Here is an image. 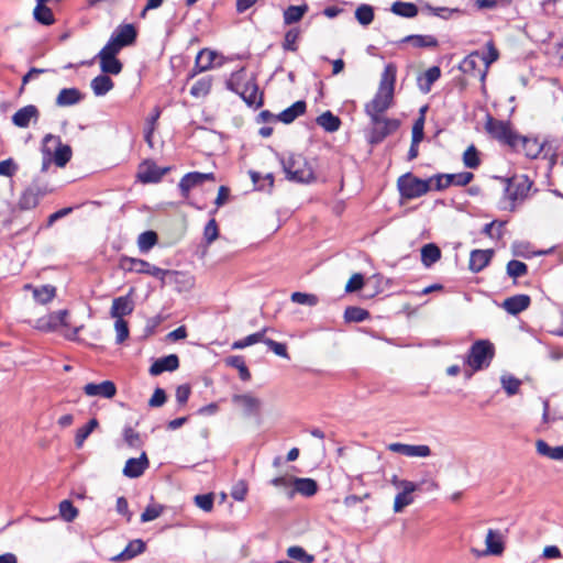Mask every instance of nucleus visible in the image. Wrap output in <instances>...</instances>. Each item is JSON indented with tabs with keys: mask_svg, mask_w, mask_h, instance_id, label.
Segmentation results:
<instances>
[{
	"mask_svg": "<svg viewBox=\"0 0 563 563\" xmlns=\"http://www.w3.org/2000/svg\"><path fill=\"white\" fill-rule=\"evenodd\" d=\"M46 2H37V5L34 8L33 15L34 19L43 25H51L54 23L55 19L52 10L45 5Z\"/></svg>",
	"mask_w": 563,
	"mask_h": 563,
	"instance_id": "36",
	"label": "nucleus"
},
{
	"mask_svg": "<svg viewBox=\"0 0 563 563\" xmlns=\"http://www.w3.org/2000/svg\"><path fill=\"white\" fill-rule=\"evenodd\" d=\"M400 195L406 199H415L430 190V180H423L411 174L402 175L397 181Z\"/></svg>",
	"mask_w": 563,
	"mask_h": 563,
	"instance_id": "6",
	"label": "nucleus"
},
{
	"mask_svg": "<svg viewBox=\"0 0 563 563\" xmlns=\"http://www.w3.org/2000/svg\"><path fill=\"white\" fill-rule=\"evenodd\" d=\"M114 330H115V341L117 343H122L129 338V325L128 322L124 319L118 318L114 322Z\"/></svg>",
	"mask_w": 563,
	"mask_h": 563,
	"instance_id": "59",
	"label": "nucleus"
},
{
	"mask_svg": "<svg viewBox=\"0 0 563 563\" xmlns=\"http://www.w3.org/2000/svg\"><path fill=\"white\" fill-rule=\"evenodd\" d=\"M111 37L124 47L135 41L136 31L132 24L120 25Z\"/></svg>",
	"mask_w": 563,
	"mask_h": 563,
	"instance_id": "26",
	"label": "nucleus"
},
{
	"mask_svg": "<svg viewBox=\"0 0 563 563\" xmlns=\"http://www.w3.org/2000/svg\"><path fill=\"white\" fill-rule=\"evenodd\" d=\"M113 88V81L106 75H99L91 80V89L98 97L104 96Z\"/></svg>",
	"mask_w": 563,
	"mask_h": 563,
	"instance_id": "30",
	"label": "nucleus"
},
{
	"mask_svg": "<svg viewBox=\"0 0 563 563\" xmlns=\"http://www.w3.org/2000/svg\"><path fill=\"white\" fill-rule=\"evenodd\" d=\"M532 183L526 175H516L507 180L506 198L511 203V209L517 202L523 201L531 189Z\"/></svg>",
	"mask_w": 563,
	"mask_h": 563,
	"instance_id": "7",
	"label": "nucleus"
},
{
	"mask_svg": "<svg viewBox=\"0 0 563 563\" xmlns=\"http://www.w3.org/2000/svg\"><path fill=\"white\" fill-rule=\"evenodd\" d=\"M133 289L130 290V294L126 296L117 297L112 301V306L110 309V316L114 319L121 318L124 316H129L134 310V302L131 298V294Z\"/></svg>",
	"mask_w": 563,
	"mask_h": 563,
	"instance_id": "17",
	"label": "nucleus"
},
{
	"mask_svg": "<svg viewBox=\"0 0 563 563\" xmlns=\"http://www.w3.org/2000/svg\"><path fill=\"white\" fill-rule=\"evenodd\" d=\"M536 449L538 454L547 456L554 461H563V445L550 446L545 441L538 440L536 442Z\"/></svg>",
	"mask_w": 563,
	"mask_h": 563,
	"instance_id": "29",
	"label": "nucleus"
},
{
	"mask_svg": "<svg viewBox=\"0 0 563 563\" xmlns=\"http://www.w3.org/2000/svg\"><path fill=\"white\" fill-rule=\"evenodd\" d=\"M369 119L372 129L368 140L372 144L380 143L385 137L396 132L400 125L399 120L383 115L369 117Z\"/></svg>",
	"mask_w": 563,
	"mask_h": 563,
	"instance_id": "8",
	"label": "nucleus"
},
{
	"mask_svg": "<svg viewBox=\"0 0 563 563\" xmlns=\"http://www.w3.org/2000/svg\"><path fill=\"white\" fill-rule=\"evenodd\" d=\"M530 297L528 295H516L506 298L501 307L510 314H518L530 306Z\"/></svg>",
	"mask_w": 563,
	"mask_h": 563,
	"instance_id": "20",
	"label": "nucleus"
},
{
	"mask_svg": "<svg viewBox=\"0 0 563 563\" xmlns=\"http://www.w3.org/2000/svg\"><path fill=\"white\" fill-rule=\"evenodd\" d=\"M308 11V5H290L284 11V22L286 24H292L301 20L305 13Z\"/></svg>",
	"mask_w": 563,
	"mask_h": 563,
	"instance_id": "40",
	"label": "nucleus"
},
{
	"mask_svg": "<svg viewBox=\"0 0 563 563\" xmlns=\"http://www.w3.org/2000/svg\"><path fill=\"white\" fill-rule=\"evenodd\" d=\"M396 68L388 64L380 77L379 87L374 98L365 104V113L368 117L382 115L394 101Z\"/></svg>",
	"mask_w": 563,
	"mask_h": 563,
	"instance_id": "1",
	"label": "nucleus"
},
{
	"mask_svg": "<svg viewBox=\"0 0 563 563\" xmlns=\"http://www.w3.org/2000/svg\"><path fill=\"white\" fill-rule=\"evenodd\" d=\"M164 507L162 505H148L141 515L142 522H148L157 519L163 514Z\"/></svg>",
	"mask_w": 563,
	"mask_h": 563,
	"instance_id": "57",
	"label": "nucleus"
},
{
	"mask_svg": "<svg viewBox=\"0 0 563 563\" xmlns=\"http://www.w3.org/2000/svg\"><path fill=\"white\" fill-rule=\"evenodd\" d=\"M317 123L328 132H335L339 130L341 121L330 111H325L317 118Z\"/></svg>",
	"mask_w": 563,
	"mask_h": 563,
	"instance_id": "37",
	"label": "nucleus"
},
{
	"mask_svg": "<svg viewBox=\"0 0 563 563\" xmlns=\"http://www.w3.org/2000/svg\"><path fill=\"white\" fill-rule=\"evenodd\" d=\"M212 87V77L206 76L198 79L190 88V95L195 98H205Z\"/></svg>",
	"mask_w": 563,
	"mask_h": 563,
	"instance_id": "34",
	"label": "nucleus"
},
{
	"mask_svg": "<svg viewBox=\"0 0 563 563\" xmlns=\"http://www.w3.org/2000/svg\"><path fill=\"white\" fill-rule=\"evenodd\" d=\"M404 42L411 43L415 47H435L438 41L432 35H409Z\"/></svg>",
	"mask_w": 563,
	"mask_h": 563,
	"instance_id": "44",
	"label": "nucleus"
},
{
	"mask_svg": "<svg viewBox=\"0 0 563 563\" xmlns=\"http://www.w3.org/2000/svg\"><path fill=\"white\" fill-rule=\"evenodd\" d=\"M265 332H266V329H263L262 331H258V332L250 334L239 341H235L232 344V349L241 350V349L247 347L250 345H253L255 343L264 342V340H266V338L264 336Z\"/></svg>",
	"mask_w": 563,
	"mask_h": 563,
	"instance_id": "45",
	"label": "nucleus"
},
{
	"mask_svg": "<svg viewBox=\"0 0 563 563\" xmlns=\"http://www.w3.org/2000/svg\"><path fill=\"white\" fill-rule=\"evenodd\" d=\"M387 449L408 457H428L431 455V449L426 444L415 445L395 442L388 444Z\"/></svg>",
	"mask_w": 563,
	"mask_h": 563,
	"instance_id": "13",
	"label": "nucleus"
},
{
	"mask_svg": "<svg viewBox=\"0 0 563 563\" xmlns=\"http://www.w3.org/2000/svg\"><path fill=\"white\" fill-rule=\"evenodd\" d=\"M463 163L467 168H477L481 164L478 152L474 145H470L463 154Z\"/></svg>",
	"mask_w": 563,
	"mask_h": 563,
	"instance_id": "52",
	"label": "nucleus"
},
{
	"mask_svg": "<svg viewBox=\"0 0 563 563\" xmlns=\"http://www.w3.org/2000/svg\"><path fill=\"white\" fill-rule=\"evenodd\" d=\"M169 172V167L161 168L152 161L143 162L137 172V178L143 184L158 183Z\"/></svg>",
	"mask_w": 563,
	"mask_h": 563,
	"instance_id": "11",
	"label": "nucleus"
},
{
	"mask_svg": "<svg viewBox=\"0 0 563 563\" xmlns=\"http://www.w3.org/2000/svg\"><path fill=\"white\" fill-rule=\"evenodd\" d=\"M344 318L347 322H362L368 318V312L358 307H347Z\"/></svg>",
	"mask_w": 563,
	"mask_h": 563,
	"instance_id": "50",
	"label": "nucleus"
},
{
	"mask_svg": "<svg viewBox=\"0 0 563 563\" xmlns=\"http://www.w3.org/2000/svg\"><path fill=\"white\" fill-rule=\"evenodd\" d=\"M494 252L492 250H474L470 256V269L478 273L484 269L490 262Z\"/></svg>",
	"mask_w": 563,
	"mask_h": 563,
	"instance_id": "23",
	"label": "nucleus"
},
{
	"mask_svg": "<svg viewBox=\"0 0 563 563\" xmlns=\"http://www.w3.org/2000/svg\"><path fill=\"white\" fill-rule=\"evenodd\" d=\"M219 236L218 224L214 219L209 220L203 230V239L207 245H210Z\"/></svg>",
	"mask_w": 563,
	"mask_h": 563,
	"instance_id": "58",
	"label": "nucleus"
},
{
	"mask_svg": "<svg viewBox=\"0 0 563 563\" xmlns=\"http://www.w3.org/2000/svg\"><path fill=\"white\" fill-rule=\"evenodd\" d=\"M413 503L412 493L399 492L394 499V511L396 514L401 512L405 507Z\"/></svg>",
	"mask_w": 563,
	"mask_h": 563,
	"instance_id": "54",
	"label": "nucleus"
},
{
	"mask_svg": "<svg viewBox=\"0 0 563 563\" xmlns=\"http://www.w3.org/2000/svg\"><path fill=\"white\" fill-rule=\"evenodd\" d=\"M157 243V234L154 231H145L139 235L137 246L142 253H147Z\"/></svg>",
	"mask_w": 563,
	"mask_h": 563,
	"instance_id": "46",
	"label": "nucleus"
},
{
	"mask_svg": "<svg viewBox=\"0 0 563 563\" xmlns=\"http://www.w3.org/2000/svg\"><path fill=\"white\" fill-rule=\"evenodd\" d=\"M441 69L438 66H432L426 70L423 77L419 80L421 91L429 92L431 86L440 78Z\"/></svg>",
	"mask_w": 563,
	"mask_h": 563,
	"instance_id": "35",
	"label": "nucleus"
},
{
	"mask_svg": "<svg viewBox=\"0 0 563 563\" xmlns=\"http://www.w3.org/2000/svg\"><path fill=\"white\" fill-rule=\"evenodd\" d=\"M440 257L441 251L433 243L426 244L421 249V262L426 267H430L431 265H433L435 262L440 260Z\"/></svg>",
	"mask_w": 563,
	"mask_h": 563,
	"instance_id": "31",
	"label": "nucleus"
},
{
	"mask_svg": "<svg viewBox=\"0 0 563 563\" xmlns=\"http://www.w3.org/2000/svg\"><path fill=\"white\" fill-rule=\"evenodd\" d=\"M55 287L49 285H45L33 290V296L35 300L43 305L49 302L55 297Z\"/></svg>",
	"mask_w": 563,
	"mask_h": 563,
	"instance_id": "49",
	"label": "nucleus"
},
{
	"mask_svg": "<svg viewBox=\"0 0 563 563\" xmlns=\"http://www.w3.org/2000/svg\"><path fill=\"white\" fill-rule=\"evenodd\" d=\"M287 554L289 558L305 563H311L313 561V556L307 554L306 551L300 547H290L287 550Z\"/></svg>",
	"mask_w": 563,
	"mask_h": 563,
	"instance_id": "60",
	"label": "nucleus"
},
{
	"mask_svg": "<svg viewBox=\"0 0 563 563\" xmlns=\"http://www.w3.org/2000/svg\"><path fill=\"white\" fill-rule=\"evenodd\" d=\"M38 202L37 196L33 194L32 191L27 190L23 192V195L20 198L19 206L21 209H32L34 208Z\"/></svg>",
	"mask_w": 563,
	"mask_h": 563,
	"instance_id": "63",
	"label": "nucleus"
},
{
	"mask_svg": "<svg viewBox=\"0 0 563 563\" xmlns=\"http://www.w3.org/2000/svg\"><path fill=\"white\" fill-rule=\"evenodd\" d=\"M41 148H47L51 152L53 163L60 168L67 165L73 155L71 147L64 144L59 136L53 134H46L43 137Z\"/></svg>",
	"mask_w": 563,
	"mask_h": 563,
	"instance_id": "5",
	"label": "nucleus"
},
{
	"mask_svg": "<svg viewBox=\"0 0 563 563\" xmlns=\"http://www.w3.org/2000/svg\"><path fill=\"white\" fill-rule=\"evenodd\" d=\"M84 99V95L77 88L62 89L55 100L58 107H69L79 103Z\"/></svg>",
	"mask_w": 563,
	"mask_h": 563,
	"instance_id": "24",
	"label": "nucleus"
},
{
	"mask_svg": "<svg viewBox=\"0 0 563 563\" xmlns=\"http://www.w3.org/2000/svg\"><path fill=\"white\" fill-rule=\"evenodd\" d=\"M121 48L122 46L111 37L109 42L103 46V48L98 53V56L115 57Z\"/></svg>",
	"mask_w": 563,
	"mask_h": 563,
	"instance_id": "64",
	"label": "nucleus"
},
{
	"mask_svg": "<svg viewBox=\"0 0 563 563\" xmlns=\"http://www.w3.org/2000/svg\"><path fill=\"white\" fill-rule=\"evenodd\" d=\"M179 367V360L176 354H169L155 361L150 367V374L157 376L163 372H172Z\"/></svg>",
	"mask_w": 563,
	"mask_h": 563,
	"instance_id": "19",
	"label": "nucleus"
},
{
	"mask_svg": "<svg viewBox=\"0 0 563 563\" xmlns=\"http://www.w3.org/2000/svg\"><path fill=\"white\" fill-rule=\"evenodd\" d=\"M306 111V102L302 100L296 101L294 104L282 111L277 119L286 124L294 122L298 117L302 115Z\"/></svg>",
	"mask_w": 563,
	"mask_h": 563,
	"instance_id": "27",
	"label": "nucleus"
},
{
	"mask_svg": "<svg viewBox=\"0 0 563 563\" xmlns=\"http://www.w3.org/2000/svg\"><path fill=\"white\" fill-rule=\"evenodd\" d=\"M59 516L66 521L71 522L78 516V509L73 505V503L68 499H65L59 503L58 506Z\"/></svg>",
	"mask_w": 563,
	"mask_h": 563,
	"instance_id": "47",
	"label": "nucleus"
},
{
	"mask_svg": "<svg viewBox=\"0 0 563 563\" xmlns=\"http://www.w3.org/2000/svg\"><path fill=\"white\" fill-rule=\"evenodd\" d=\"M486 130L499 142H503L512 148H518V140L520 135L512 131L509 123L489 118L486 123Z\"/></svg>",
	"mask_w": 563,
	"mask_h": 563,
	"instance_id": "9",
	"label": "nucleus"
},
{
	"mask_svg": "<svg viewBox=\"0 0 563 563\" xmlns=\"http://www.w3.org/2000/svg\"><path fill=\"white\" fill-rule=\"evenodd\" d=\"M100 68L104 74L118 75L122 70V64L117 57L98 56Z\"/></svg>",
	"mask_w": 563,
	"mask_h": 563,
	"instance_id": "38",
	"label": "nucleus"
},
{
	"mask_svg": "<svg viewBox=\"0 0 563 563\" xmlns=\"http://www.w3.org/2000/svg\"><path fill=\"white\" fill-rule=\"evenodd\" d=\"M68 314L67 310H59L53 313H49L45 317L40 318L36 321V328L41 331H54L60 325H66V317Z\"/></svg>",
	"mask_w": 563,
	"mask_h": 563,
	"instance_id": "16",
	"label": "nucleus"
},
{
	"mask_svg": "<svg viewBox=\"0 0 563 563\" xmlns=\"http://www.w3.org/2000/svg\"><path fill=\"white\" fill-rule=\"evenodd\" d=\"M144 550H145V543L142 540L136 539V540L131 541L125 547V549L118 555L113 556L112 560L115 562L131 560L134 556H136L137 554H141Z\"/></svg>",
	"mask_w": 563,
	"mask_h": 563,
	"instance_id": "28",
	"label": "nucleus"
},
{
	"mask_svg": "<svg viewBox=\"0 0 563 563\" xmlns=\"http://www.w3.org/2000/svg\"><path fill=\"white\" fill-rule=\"evenodd\" d=\"M84 393L89 397L99 396L111 399L117 394V387L111 380H103L99 384L89 383L84 386Z\"/></svg>",
	"mask_w": 563,
	"mask_h": 563,
	"instance_id": "15",
	"label": "nucleus"
},
{
	"mask_svg": "<svg viewBox=\"0 0 563 563\" xmlns=\"http://www.w3.org/2000/svg\"><path fill=\"white\" fill-rule=\"evenodd\" d=\"M120 267L126 272L153 276L159 279L162 284H165L167 279L169 283H177L180 277H184L176 271L163 269L144 260L128 256L120 258Z\"/></svg>",
	"mask_w": 563,
	"mask_h": 563,
	"instance_id": "2",
	"label": "nucleus"
},
{
	"mask_svg": "<svg viewBox=\"0 0 563 563\" xmlns=\"http://www.w3.org/2000/svg\"><path fill=\"white\" fill-rule=\"evenodd\" d=\"M217 57L218 54L214 51L207 48L201 49L196 57L195 70L191 77H194L198 73L210 69L213 66V63L217 59Z\"/></svg>",
	"mask_w": 563,
	"mask_h": 563,
	"instance_id": "25",
	"label": "nucleus"
},
{
	"mask_svg": "<svg viewBox=\"0 0 563 563\" xmlns=\"http://www.w3.org/2000/svg\"><path fill=\"white\" fill-rule=\"evenodd\" d=\"M500 384L508 396H514L519 393L521 380L511 374H504Z\"/></svg>",
	"mask_w": 563,
	"mask_h": 563,
	"instance_id": "41",
	"label": "nucleus"
},
{
	"mask_svg": "<svg viewBox=\"0 0 563 563\" xmlns=\"http://www.w3.org/2000/svg\"><path fill=\"white\" fill-rule=\"evenodd\" d=\"M485 544V555H500L505 549L500 532L493 529H489L487 531Z\"/></svg>",
	"mask_w": 563,
	"mask_h": 563,
	"instance_id": "21",
	"label": "nucleus"
},
{
	"mask_svg": "<svg viewBox=\"0 0 563 563\" xmlns=\"http://www.w3.org/2000/svg\"><path fill=\"white\" fill-rule=\"evenodd\" d=\"M486 46H487V54L482 55L483 71L479 73L481 80L485 79L490 64L496 62L499 57V53H498L497 48L495 47V45L493 44V42H488Z\"/></svg>",
	"mask_w": 563,
	"mask_h": 563,
	"instance_id": "39",
	"label": "nucleus"
},
{
	"mask_svg": "<svg viewBox=\"0 0 563 563\" xmlns=\"http://www.w3.org/2000/svg\"><path fill=\"white\" fill-rule=\"evenodd\" d=\"M291 301L298 305H306L309 307H313L318 305L319 298L313 294H306V292H292L291 294Z\"/></svg>",
	"mask_w": 563,
	"mask_h": 563,
	"instance_id": "53",
	"label": "nucleus"
},
{
	"mask_svg": "<svg viewBox=\"0 0 563 563\" xmlns=\"http://www.w3.org/2000/svg\"><path fill=\"white\" fill-rule=\"evenodd\" d=\"M528 267L523 262L512 260L507 264V274L512 278H518L527 274Z\"/></svg>",
	"mask_w": 563,
	"mask_h": 563,
	"instance_id": "56",
	"label": "nucleus"
},
{
	"mask_svg": "<svg viewBox=\"0 0 563 563\" xmlns=\"http://www.w3.org/2000/svg\"><path fill=\"white\" fill-rule=\"evenodd\" d=\"M494 354V345L487 340H479L471 346L466 363L473 372L481 371L490 364Z\"/></svg>",
	"mask_w": 563,
	"mask_h": 563,
	"instance_id": "4",
	"label": "nucleus"
},
{
	"mask_svg": "<svg viewBox=\"0 0 563 563\" xmlns=\"http://www.w3.org/2000/svg\"><path fill=\"white\" fill-rule=\"evenodd\" d=\"M518 152H523L526 156L536 158L541 152V147L534 140H529L523 136H519L518 140V148H515Z\"/></svg>",
	"mask_w": 563,
	"mask_h": 563,
	"instance_id": "33",
	"label": "nucleus"
},
{
	"mask_svg": "<svg viewBox=\"0 0 563 563\" xmlns=\"http://www.w3.org/2000/svg\"><path fill=\"white\" fill-rule=\"evenodd\" d=\"M207 180H214V174L213 173H199V172H192L186 174L179 181L178 187L181 192V196L184 198H188L189 191L197 187L202 185Z\"/></svg>",
	"mask_w": 563,
	"mask_h": 563,
	"instance_id": "10",
	"label": "nucleus"
},
{
	"mask_svg": "<svg viewBox=\"0 0 563 563\" xmlns=\"http://www.w3.org/2000/svg\"><path fill=\"white\" fill-rule=\"evenodd\" d=\"M40 119V110L34 104H27L20 108L12 115V123L20 129H27L32 123H36Z\"/></svg>",
	"mask_w": 563,
	"mask_h": 563,
	"instance_id": "12",
	"label": "nucleus"
},
{
	"mask_svg": "<svg viewBox=\"0 0 563 563\" xmlns=\"http://www.w3.org/2000/svg\"><path fill=\"white\" fill-rule=\"evenodd\" d=\"M295 490L303 496L310 497L317 493L318 485L311 478H294Z\"/></svg>",
	"mask_w": 563,
	"mask_h": 563,
	"instance_id": "32",
	"label": "nucleus"
},
{
	"mask_svg": "<svg viewBox=\"0 0 563 563\" xmlns=\"http://www.w3.org/2000/svg\"><path fill=\"white\" fill-rule=\"evenodd\" d=\"M99 426V422L96 418H92L89 420V422L79 428L76 432V435H75V443H76V446L77 448H81L85 440L91 434V432L98 428Z\"/></svg>",
	"mask_w": 563,
	"mask_h": 563,
	"instance_id": "42",
	"label": "nucleus"
},
{
	"mask_svg": "<svg viewBox=\"0 0 563 563\" xmlns=\"http://www.w3.org/2000/svg\"><path fill=\"white\" fill-rule=\"evenodd\" d=\"M232 402L241 408L246 416L258 415L262 406L261 399L250 393L233 395Z\"/></svg>",
	"mask_w": 563,
	"mask_h": 563,
	"instance_id": "14",
	"label": "nucleus"
},
{
	"mask_svg": "<svg viewBox=\"0 0 563 563\" xmlns=\"http://www.w3.org/2000/svg\"><path fill=\"white\" fill-rule=\"evenodd\" d=\"M225 363H227V365L234 367V368H236V371H239V375L242 380H245V382L250 380L251 373H250L249 368L246 367L245 362L242 356H238V355L230 356L225 360Z\"/></svg>",
	"mask_w": 563,
	"mask_h": 563,
	"instance_id": "43",
	"label": "nucleus"
},
{
	"mask_svg": "<svg viewBox=\"0 0 563 563\" xmlns=\"http://www.w3.org/2000/svg\"><path fill=\"white\" fill-rule=\"evenodd\" d=\"M391 11L400 16L413 18L418 13V9L413 3L408 2H395L391 7Z\"/></svg>",
	"mask_w": 563,
	"mask_h": 563,
	"instance_id": "48",
	"label": "nucleus"
},
{
	"mask_svg": "<svg viewBox=\"0 0 563 563\" xmlns=\"http://www.w3.org/2000/svg\"><path fill=\"white\" fill-rule=\"evenodd\" d=\"M148 467V459L143 452L140 457H132L125 462L123 474L129 478L140 477Z\"/></svg>",
	"mask_w": 563,
	"mask_h": 563,
	"instance_id": "18",
	"label": "nucleus"
},
{
	"mask_svg": "<svg viewBox=\"0 0 563 563\" xmlns=\"http://www.w3.org/2000/svg\"><path fill=\"white\" fill-rule=\"evenodd\" d=\"M355 18L362 25H368L374 19L373 8L368 4L360 5L355 11Z\"/></svg>",
	"mask_w": 563,
	"mask_h": 563,
	"instance_id": "51",
	"label": "nucleus"
},
{
	"mask_svg": "<svg viewBox=\"0 0 563 563\" xmlns=\"http://www.w3.org/2000/svg\"><path fill=\"white\" fill-rule=\"evenodd\" d=\"M460 69L464 74L479 76V73L483 71L482 55L478 52L471 53L461 62Z\"/></svg>",
	"mask_w": 563,
	"mask_h": 563,
	"instance_id": "22",
	"label": "nucleus"
},
{
	"mask_svg": "<svg viewBox=\"0 0 563 563\" xmlns=\"http://www.w3.org/2000/svg\"><path fill=\"white\" fill-rule=\"evenodd\" d=\"M449 186H465L472 181L474 175L470 172H462L457 174H446Z\"/></svg>",
	"mask_w": 563,
	"mask_h": 563,
	"instance_id": "55",
	"label": "nucleus"
},
{
	"mask_svg": "<svg viewBox=\"0 0 563 563\" xmlns=\"http://www.w3.org/2000/svg\"><path fill=\"white\" fill-rule=\"evenodd\" d=\"M299 37V31L291 29L285 34L283 47L286 51L296 52L298 49L296 42Z\"/></svg>",
	"mask_w": 563,
	"mask_h": 563,
	"instance_id": "61",
	"label": "nucleus"
},
{
	"mask_svg": "<svg viewBox=\"0 0 563 563\" xmlns=\"http://www.w3.org/2000/svg\"><path fill=\"white\" fill-rule=\"evenodd\" d=\"M282 164L289 180L311 183L316 179L311 165L300 154H289L282 159Z\"/></svg>",
	"mask_w": 563,
	"mask_h": 563,
	"instance_id": "3",
	"label": "nucleus"
},
{
	"mask_svg": "<svg viewBox=\"0 0 563 563\" xmlns=\"http://www.w3.org/2000/svg\"><path fill=\"white\" fill-rule=\"evenodd\" d=\"M158 117H159V110H156L155 113L150 119H147V122H146V128H145V132H144V139H145V142L151 147H153L152 137H153V133H154V130H155V123H156Z\"/></svg>",
	"mask_w": 563,
	"mask_h": 563,
	"instance_id": "62",
	"label": "nucleus"
}]
</instances>
